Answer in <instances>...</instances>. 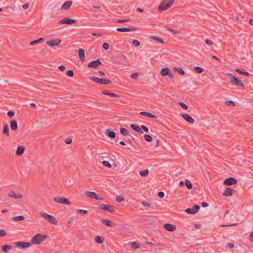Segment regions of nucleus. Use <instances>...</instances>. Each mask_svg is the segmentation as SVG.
Instances as JSON below:
<instances>
[{
	"label": "nucleus",
	"instance_id": "f257e3e1",
	"mask_svg": "<svg viewBox=\"0 0 253 253\" xmlns=\"http://www.w3.org/2000/svg\"><path fill=\"white\" fill-rule=\"evenodd\" d=\"M227 76L230 79V83L233 85H236L237 86H241L243 87L245 86L244 84L242 82L241 79H239L236 77L234 75H233L232 74L228 73Z\"/></svg>",
	"mask_w": 253,
	"mask_h": 253
},
{
	"label": "nucleus",
	"instance_id": "f03ea898",
	"mask_svg": "<svg viewBox=\"0 0 253 253\" xmlns=\"http://www.w3.org/2000/svg\"><path fill=\"white\" fill-rule=\"evenodd\" d=\"M47 236L45 235H42L38 233L33 237L31 239V243L34 244H40L42 241L46 240Z\"/></svg>",
	"mask_w": 253,
	"mask_h": 253
},
{
	"label": "nucleus",
	"instance_id": "7ed1b4c3",
	"mask_svg": "<svg viewBox=\"0 0 253 253\" xmlns=\"http://www.w3.org/2000/svg\"><path fill=\"white\" fill-rule=\"evenodd\" d=\"M174 1V0H163L158 6V9L164 11L169 9L173 4Z\"/></svg>",
	"mask_w": 253,
	"mask_h": 253
},
{
	"label": "nucleus",
	"instance_id": "20e7f679",
	"mask_svg": "<svg viewBox=\"0 0 253 253\" xmlns=\"http://www.w3.org/2000/svg\"><path fill=\"white\" fill-rule=\"evenodd\" d=\"M89 79L101 84H112V82L108 79H101L94 76L89 77Z\"/></svg>",
	"mask_w": 253,
	"mask_h": 253
},
{
	"label": "nucleus",
	"instance_id": "39448f33",
	"mask_svg": "<svg viewBox=\"0 0 253 253\" xmlns=\"http://www.w3.org/2000/svg\"><path fill=\"white\" fill-rule=\"evenodd\" d=\"M40 214L45 220H47L51 224L57 225L58 224V221L56 220L55 218L51 215H49L45 212H40Z\"/></svg>",
	"mask_w": 253,
	"mask_h": 253
},
{
	"label": "nucleus",
	"instance_id": "423d86ee",
	"mask_svg": "<svg viewBox=\"0 0 253 253\" xmlns=\"http://www.w3.org/2000/svg\"><path fill=\"white\" fill-rule=\"evenodd\" d=\"M99 209L107 211L110 213H114L115 211V208L114 207V206L112 205H107L104 204H101L99 207Z\"/></svg>",
	"mask_w": 253,
	"mask_h": 253
},
{
	"label": "nucleus",
	"instance_id": "0eeeda50",
	"mask_svg": "<svg viewBox=\"0 0 253 253\" xmlns=\"http://www.w3.org/2000/svg\"><path fill=\"white\" fill-rule=\"evenodd\" d=\"M54 201L58 203L63 205H70V202L66 198L62 197H56L54 198Z\"/></svg>",
	"mask_w": 253,
	"mask_h": 253
},
{
	"label": "nucleus",
	"instance_id": "6e6552de",
	"mask_svg": "<svg viewBox=\"0 0 253 253\" xmlns=\"http://www.w3.org/2000/svg\"><path fill=\"white\" fill-rule=\"evenodd\" d=\"M31 243L28 242H17L14 244L18 248L21 249H25L31 246Z\"/></svg>",
	"mask_w": 253,
	"mask_h": 253
},
{
	"label": "nucleus",
	"instance_id": "1a4fd4ad",
	"mask_svg": "<svg viewBox=\"0 0 253 253\" xmlns=\"http://www.w3.org/2000/svg\"><path fill=\"white\" fill-rule=\"evenodd\" d=\"M200 206L198 205H195L192 208H188L185 210V211L190 214H193L196 213L200 210Z\"/></svg>",
	"mask_w": 253,
	"mask_h": 253
},
{
	"label": "nucleus",
	"instance_id": "9d476101",
	"mask_svg": "<svg viewBox=\"0 0 253 253\" xmlns=\"http://www.w3.org/2000/svg\"><path fill=\"white\" fill-rule=\"evenodd\" d=\"M237 183V180L234 177H230L225 179L223 181V184L225 185L231 186Z\"/></svg>",
	"mask_w": 253,
	"mask_h": 253
},
{
	"label": "nucleus",
	"instance_id": "9b49d317",
	"mask_svg": "<svg viewBox=\"0 0 253 253\" xmlns=\"http://www.w3.org/2000/svg\"><path fill=\"white\" fill-rule=\"evenodd\" d=\"M85 194L86 196L98 200H103V199L100 197H99L94 192L86 191Z\"/></svg>",
	"mask_w": 253,
	"mask_h": 253
},
{
	"label": "nucleus",
	"instance_id": "f8f14e48",
	"mask_svg": "<svg viewBox=\"0 0 253 253\" xmlns=\"http://www.w3.org/2000/svg\"><path fill=\"white\" fill-rule=\"evenodd\" d=\"M101 65H102V63L100 61V59H97L96 60H94V61H92L89 62L87 66H88V67H89V68L95 69L98 66Z\"/></svg>",
	"mask_w": 253,
	"mask_h": 253
},
{
	"label": "nucleus",
	"instance_id": "ddd939ff",
	"mask_svg": "<svg viewBox=\"0 0 253 253\" xmlns=\"http://www.w3.org/2000/svg\"><path fill=\"white\" fill-rule=\"evenodd\" d=\"M60 24H64L67 25H72L73 24H75L77 23V21L76 20L70 19L68 18H66L62 19V20L59 22Z\"/></svg>",
	"mask_w": 253,
	"mask_h": 253
},
{
	"label": "nucleus",
	"instance_id": "4468645a",
	"mask_svg": "<svg viewBox=\"0 0 253 253\" xmlns=\"http://www.w3.org/2000/svg\"><path fill=\"white\" fill-rule=\"evenodd\" d=\"M61 40L58 39H56L55 40H53L51 41H47L46 42V43L51 46L53 47L54 46L58 45L60 43H61Z\"/></svg>",
	"mask_w": 253,
	"mask_h": 253
},
{
	"label": "nucleus",
	"instance_id": "2eb2a0df",
	"mask_svg": "<svg viewBox=\"0 0 253 253\" xmlns=\"http://www.w3.org/2000/svg\"><path fill=\"white\" fill-rule=\"evenodd\" d=\"M105 134L111 139H115L116 135V133L114 131L111 130V129H106L105 131Z\"/></svg>",
	"mask_w": 253,
	"mask_h": 253
},
{
	"label": "nucleus",
	"instance_id": "dca6fc26",
	"mask_svg": "<svg viewBox=\"0 0 253 253\" xmlns=\"http://www.w3.org/2000/svg\"><path fill=\"white\" fill-rule=\"evenodd\" d=\"M116 30L118 32H126L135 31L136 30V28L134 27H130L128 28H118Z\"/></svg>",
	"mask_w": 253,
	"mask_h": 253
},
{
	"label": "nucleus",
	"instance_id": "f3484780",
	"mask_svg": "<svg viewBox=\"0 0 253 253\" xmlns=\"http://www.w3.org/2000/svg\"><path fill=\"white\" fill-rule=\"evenodd\" d=\"M182 118L190 124L194 123V120L188 114H181Z\"/></svg>",
	"mask_w": 253,
	"mask_h": 253
},
{
	"label": "nucleus",
	"instance_id": "a211bd4d",
	"mask_svg": "<svg viewBox=\"0 0 253 253\" xmlns=\"http://www.w3.org/2000/svg\"><path fill=\"white\" fill-rule=\"evenodd\" d=\"M164 228L168 231H174L176 229V226L170 223H165Z\"/></svg>",
	"mask_w": 253,
	"mask_h": 253
},
{
	"label": "nucleus",
	"instance_id": "6ab92c4d",
	"mask_svg": "<svg viewBox=\"0 0 253 253\" xmlns=\"http://www.w3.org/2000/svg\"><path fill=\"white\" fill-rule=\"evenodd\" d=\"M161 74L163 76H169L170 77H173V75L169 73V68H164L162 69Z\"/></svg>",
	"mask_w": 253,
	"mask_h": 253
},
{
	"label": "nucleus",
	"instance_id": "aec40b11",
	"mask_svg": "<svg viewBox=\"0 0 253 253\" xmlns=\"http://www.w3.org/2000/svg\"><path fill=\"white\" fill-rule=\"evenodd\" d=\"M73 3L72 1L68 0L64 2L61 7L62 10L68 9Z\"/></svg>",
	"mask_w": 253,
	"mask_h": 253
},
{
	"label": "nucleus",
	"instance_id": "412c9836",
	"mask_svg": "<svg viewBox=\"0 0 253 253\" xmlns=\"http://www.w3.org/2000/svg\"><path fill=\"white\" fill-rule=\"evenodd\" d=\"M79 58L82 61H84L85 58V51L83 48L79 49Z\"/></svg>",
	"mask_w": 253,
	"mask_h": 253
},
{
	"label": "nucleus",
	"instance_id": "4be33fe9",
	"mask_svg": "<svg viewBox=\"0 0 253 253\" xmlns=\"http://www.w3.org/2000/svg\"><path fill=\"white\" fill-rule=\"evenodd\" d=\"M8 197H13L15 198L21 199L23 196L21 194H16L15 193L14 191H11V192L8 194Z\"/></svg>",
	"mask_w": 253,
	"mask_h": 253
},
{
	"label": "nucleus",
	"instance_id": "5701e85b",
	"mask_svg": "<svg viewBox=\"0 0 253 253\" xmlns=\"http://www.w3.org/2000/svg\"><path fill=\"white\" fill-rule=\"evenodd\" d=\"M25 147L23 146H19L17 149L16 154L17 156H21L23 154L25 151Z\"/></svg>",
	"mask_w": 253,
	"mask_h": 253
},
{
	"label": "nucleus",
	"instance_id": "b1692460",
	"mask_svg": "<svg viewBox=\"0 0 253 253\" xmlns=\"http://www.w3.org/2000/svg\"><path fill=\"white\" fill-rule=\"evenodd\" d=\"M11 129L13 130H16L17 129V122L16 120H11L10 122Z\"/></svg>",
	"mask_w": 253,
	"mask_h": 253
},
{
	"label": "nucleus",
	"instance_id": "393cba45",
	"mask_svg": "<svg viewBox=\"0 0 253 253\" xmlns=\"http://www.w3.org/2000/svg\"><path fill=\"white\" fill-rule=\"evenodd\" d=\"M130 127L132 129L136 131V132L139 133H143V131L141 129V128L138 126L135 125V124H131Z\"/></svg>",
	"mask_w": 253,
	"mask_h": 253
},
{
	"label": "nucleus",
	"instance_id": "a878e982",
	"mask_svg": "<svg viewBox=\"0 0 253 253\" xmlns=\"http://www.w3.org/2000/svg\"><path fill=\"white\" fill-rule=\"evenodd\" d=\"M140 114L141 115L147 116L148 117L151 118H157V117L153 114H152L151 113L147 112H140Z\"/></svg>",
	"mask_w": 253,
	"mask_h": 253
},
{
	"label": "nucleus",
	"instance_id": "bb28decb",
	"mask_svg": "<svg viewBox=\"0 0 253 253\" xmlns=\"http://www.w3.org/2000/svg\"><path fill=\"white\" fill-rule=\"evenodd\" d=\"M102 222L104 225H105L106 226H107L109 227L113 226V224H114L113 222L109 220H107V219L102 220Z\"/></svg>",
	"mask_w": 253,
	"mask_h": 253
},
{
	"label": "nucleus",
	"instance_id": "cd10ccee",
	"mask_svg": "<svg viewBox=\"0 0 253 253\" xmlns=\"http://www.w3.org/2000/svg\"><path fill=\"white\" fill-rule=\"evenodd\" d=\"M12 249V246L10 245H5L1 247V250L2 251L6 253L9 250H11Z\"/></svg>",
	"mask_w": 253,
	"mask_h": 253
},
{
	"label": "nucleus",
	"instance_id": "c85d7f7f",
	"mask_svg": "<svg viewBox=\"0 0 253 253\" xmlns=\"http://www.w3.org/2000/svg\"><path fill=\"white\" fill-rule=\"evenodd\" d=\"M95 241L98 244H102L104 242V239L100 236H97L95 237Z\"/></svg>",
	"mask_w": 253,
	"mask_h": 253
},
{
	"label": "nucleus",
	"instance_id": "c756f323",
	"mask_svg": "<svg viewBox=\"0 0 253 253\" xmlns=\"http://www.w3.org/2000/svg\"><path fill=\"white\" fill-rule=\"evenodd\" d=\"M2 133L6 136H9V128L7 125H5L3 129Z\"/></svg>",
	"mask_w": 253,
	"mask_h": 253
},
{
	"label": "nucleus",
	"instance_id": "7c9ffc66",
	"mask_svg": "<svg viewBox=\"0 0 253 253\" xmlns=\"http://www.w3.org/2000/svg\"><path fill=\"white\" fill-rule=\"evenodd\" d=\"M25 219V217L22 215H18L13 217L11 220L13 221H22Z\"/></svg>",
	"mask_w": 253,
	"mask_h": 253
},
{
	"label": "nucleus",
	"instance_id": "2f4dec72",
	"mask_svg": "<svg viewBox=\"0 0 253 253\" xmlns=\"http://www.w3.org/2000/svg\"><path fill=\"white\" fill-rule=\"evenodd\" d=\"M235 71L238 72L240 74L245 75L247 77H248L250 75V74L248 72L245 71L244 70H242L239 69H236Z\"/></svg>",
	"mask_w": 253,
	"mask_h": 253
},
{
	"label": "nucleus",
	"instance_id": "473e14b6",
	"mask_svg": "<svg viewBox=\"0 0 253 253\" xmlns=\"http://www.w3.org/2000/svg\"><path fill=\"white\" fill-rule=\"evenodd\" d=\"M120 132L124 136H127L128 135V130L124 127L120 128Z\"/></svg>",
	"mask_w": 253,
	"mask_h": 253
},
{
	"label": "nucleus",
	"instance_id": "72a5a7b5",
	"mask_svg": "<svg viewBox=\"0 0 253 253\" xmlns=\"http://www.w3.org/2000/svg\"><path fill=\"white\" fill-rule=\"evenodd\" d=\"M185 185L188 189H191L192 188V184H191L190 181H189L188 179L185 180Z\"/></svg>",
	"mask_w": 253,
	"mask_h": 253
},
{
	"label": "nucleus",
	"instance_id": "f704fd0d",
	"mask_svg": "<svg viewBox=\"0 0 253 253\" xmlns=\"http://www.w3.org/2000/svg\"><path fill=\"white\" fill-rule=\"evenodd\" d=\"M131 247L134 249H138L140 248V244L135 242H132L131 243Z\"/></svg>",
	"mask_w": 253,
	"mask_h": 253
},
{
	"label": "nucleus",
	"instance_id": "c9c22d12",
	"mask_svg": "<svg viewBox=\"0 0 253 253\" xmlns=\"http://www.w3.org/2000/svg\"><path fill=\"white\" fill-rule=\"evenodd\" d=\"M76 212L78 214L84 215L87 213L88 211L86 210L79 209L76 211Z\"/></svg>",
	"mask_w": 253,
	"mask_h": 253
},
{
	"label": "nucleus",
	"instance_id": "e433bc0d",
	"mask_svg": "<svg viewBox=\"0 0 253 253\" xmlns=\"http://www.w3.org/2000/svg\"><path fill=\"white\" fill-rule=\"evenodd\" d=\"M144 138L146 141L149 142H151L153 140L152 137L148 134H145L144 135Z\"/></svg>",
	"mask_w": 253,
	"mask_h": 253
},
{
	"label": "nucleus",
	"instance_id": "4c0bfd02",
	"mask_svg": "<svg viewBox=\"0 0 253 253\" xmlns=\"http://www.w3.org/2000/svg\"><path fill=\"white\" fill-rule=\"evenodd\" d=\"M166 28L168 31L171 32L173 34H178L180 33V32L177 30L172 29L170 28H168V27H166Z\"/></svg>",
	"mask_w": 253,
	"mask_h": 253
},
{
	"label": "nucleus",
	"instance_id": "58836bf2",
	"mask_svg": "<svg viewBox=\"0 0 253 253\" xmlns=\"http://www.w3.org/2000/svg\"><path fill=\"white\" fill-rule=\"evenodd\" d=\"M234 191H224V192L222 193V195L224 196H232L233 194Z\"/></svg>",
	"mask_w": 253,
	"mask_h": 253
},
{
	"label": "nucleus",
	"instance_id": "ea45409f",
	"mask_svg": "<svg viewBox=\"0 0 253 253\" xmlns=\"http://www.w3.org/2000/svg\"><path fill=\"white\" fill-rule=\"evenodd\" d=\"M148 173H149L148 170V169H145V170H144L143 171H141L139 172V174H140V175L141 176L145 177V176H146L148 175Z\"/></svg>",
	"mask_w": 253,
	"mask_h": 253
},
{
	"label": "nucleus",
	"instance_id": "a19ab883",
	"mask_svg": "<svg viewBox=\"0 0 253 253\" xmlns=\"http://www.w3.org/2000/svg\"><path fill=\"white\" fill-rule=\"evenodd\" d=\"M194 70L197 73H199V74H200L201 73H202L204 71V69L201 68V67H194Z\"/></svg>",
	"mask_w": 253,
	"mask_h": 253
},
{
	"label": "nucleus",
	"instance_id": "79ce46f5",
	"mask_svg": "<svg viewBox=\"0 0 253 253\" xmlns=\"http://www.w3.org/2000/svg\"><path fill=\"white\" fill-rule=\"evenodd\" d=\"M102 164L104 167H106L108 168H112L111 164L108 161H103L102 162Z\"/></svg>",
	"mask_w": 253,
	"mask_h": 253
},
{
	"label": "nucleus",
	"instance_id": "37998d69",
	"mask_svg": "<svg viewBox=\"0 0 253 253\" xmlns=\"http://www.w3.org/2000/svg\"><path fill=\"white\" fill-rule=\"evenodd\" d=\"M124 201V198L121 195H118L116 197V201L118 203H121Z\"/></svg>",
	"mask_w": 253,
	"mask_h": 253
},
{
	"label": "nucleus",
	"instance_id": "c03bdc74",
	"mask_svg": "<svg viewBox=\"0 0 253 253\" xmlns=\"http://www.w3.org/2000/svg\"><path fill=\"white\" fill-rule=\"evenodd\" d=\"M15 112L13 110H10L8 111L7 113V116L10 117L12 118L14 116Z\"/></svg>",
	"mask_w": 253,
	"mask_h": 253
},
{
	"label": "nucleus",
	"instance_id": "a18cd8bd",
	"mask_svg": "<svg viewBox=\"0 0 253 253\" xmlns=\"http://www.w3.org/2000/svg\"><path fill=\"white\" fill-rule=\"evenodd\" d=\"M174 69L177 70L178 73L179 74L181 75H184L185 74V72H184V70L180 68H179L178 69H176V68H174Z\"/></svg>",
	"mask_w": 253,
	"mask_h": 253
},
{
	"label": "nucleus",
	"instance_id": "49530a36",
	"mask_svg": "<svg viewBox=\"0 0 253 253\" xmlns=\"http://www.w3.org/2000/svg\"><path fill=\"white\" fill-rule=\"evenodd\" d=\"M66 75L70 77H73V76H74V72L72 70H68L66 72Z\"/></svg>",
	"mask_w": 253,
	"mask_h": 253
},
{
	"label": "nucleus",
	"instance_id": "de8ad7c7",
	"mask_svg": "<svg viewBox=\"0 0 253 253\" xmlns=\"http://www.w3.org/2000/svg\"><path fill=\"white\" fill-rule=\"evenodd\" d=\"M130 21V19H119L117 20L118 23H126Z\"/></svg>",
	"mask_w": 253,
	"mask_h": 253
},
{
	"label": "nucleus",
	"instance_id": "09e8293b",
	"mask_svg": "<svg viewBox=\"0 0 253 253\" xmlns=\"http://www.w3.org/2000/svg\"><path fill=\"white\" fill-rule=\"evenodd\" d=\"M132 43L136 47H138L140 45V42L137 40H133Z\"/></svg>",
	"mask_w": 253,
	"mask_h": 253
},
{
	"label": "nucleus",
	"instance_id": "8fccbe9b",
	"mask_svg": "<svg viewBox=\"0 0 253 253\" xmlns=\"http://www.w3.org/2000/svg\"><path fill=\"white\" fill-rule=\"evenodd\" d=\"M178 104L182 108H183L184 109H188L187 105L186 104H185V103H184L183 102H179Z\"/></svg>",
	"mask_w": 253,
	"mask_h": 253
},
{
	"label": "nucleus",
	"instance_id": "3c124183",
	"mask_svg": "<svg viewBox=\"0 0 253 253\" xmlns=\"http://www.w3.org/2000/svg\"><path fill=\"white\" fill-rule=\"evenodd\" d=\"M151 38L155 39V40L161 43H164V41L160 38L156 37H151Z\"/></svg>",
	"mask_w": 253,
	"mask_h": 253
},
{
	"label": "nucleus",
	"instance_id": "603ef678",
	"mask_svg": "<svg viewBox=\"0 0 253 253\" xmlns=\"http://www.w3.org/2000/svg\"><path fill=\"white\" fill-rule=\"evenodd\" d=\"M225 104L228 106H230V105H233L234 106H235V103L233 101H231V100L226 101Z\"/></svg>",
	"mask_w": 253,
	"mask_h": 253
},
{
	"label": "nucleus",
	"instance_id": "864d4df0",
	"mask_svg": "<svg viewBox=\"0 0 253 253\" xmlns=\"http://www.w3.org/2000/svg\"><path fill=\"white\" fill-rule=\"evenodd\" d=\"M102 47L104 49L107 50L109 48V45L107 42H104Z\"/></svg>",
	"mask_w": 253,
	"mask_h": 253
},
{
	"label": "nucleus",
	"instance_id": "5fc2aeb1",
	"mask_svg": "<svg viewBox=\"0 0 253 253\" xmlns=\"http://www.w3.org/2000/svg\"><path fill=\"white\" fill-rule=\"evenodd\" d=\"M6 234V232L2 229H0V237H3Z\"/></svg>",
	"mask_w": 253,
	"mask_h": 253
},
{
	"label": "nucleus",
	"instance_id": "6e6d98bb",
	"mask_svg": "<svg viewBox=\"0 0 253 253\" xmlns=\"http://www.w3.org/2000/svg\"><path fill=\"white\" fill-rule=\"evenodd\" d=\"M138 74L137 73H135L133 74H132L130 75V77L134 79H136L138 78Z\"/></svg>",
	"mask_w": 253,
	"mask_h": 253
},
{
	"label": "nucleus",
	"instance_id": "4d7b16f0",
	"mask_svg": "<svg viewBox=\"0 0 253 253\" xmlns=\"http://www.w3.org/2000/svg\"><path fill=\"white\" fill-rule=\"evenodd\" d=\"M230 215V214L229 211H227L224 215V218L226 219V220H228V217H229Z\"/></svg>",
	"mask_w": 253,
	"mask_h": 253
},
{
	"label": "nucleus",
	"instance_id": "13d9d810",
	"mask_svg": "<svg viewBox=\"0 0 253 253\" xmlns=\"http://www.w3.org/2000/svg\"><path fill=\"white\" fill-rule=\"evenodd\" d=\"M141 128L142 129L146 132H148V131H149V129H148V127H147L145 126L141 125Z\"/></svg>",
	"mask_w": 253,
	"mask_h": 253
},
{
	"label": "nucleus",
	"instance_id": "bf43d9fd",
	"mask_svg": "<svg viewBox=\"0 0 253 253\" xmlns=\"http://www.w3.org/2000/svg\"><path fill=\"white\" fill-rule=\"evenodd\" d=\"M141 204L145 207H150L151 206V204L146 201H143L141 203Z\"/></svg>",
	"mask_w": 253,
	"mask_h": 253
},
{
	"label": "nucleus",
	"instance_id": "052dcab7",
	"mask_svg": "<svg viewBox=\"0 0 253 253\" xmlns=\"http://www.w3.org/2000/svg\"><path fill=\"white\" fill-rule=\"evenodd\" d=\"M158 196L161 198H162L164 197L165 196V193L163 192V191H160L158 194Z\"/></svg>",
	"mask_w": 253,
	"mask_h": 253
},
{
	"label": "nucleus",
	"instance_id": "680f3d73",
	"mask_svg": "<svg viewBox=\"0 0 253 253\" xmlns=\"http://www.w3.org/2000/svg\"><path fill=\"white\" fill-rule=\"evenodd\" d=\"M65 142L67 144H71L72 142V139L70 138H68L65 140Z\"/></svg>",
	"mask_w": 253,
	"mask_h": 253
},
{
	"label": "nucleus",
	"instance_id": "e2e57ef3",
	"mask_svg": "<svg viewBox=\"0 0 253 253\" xmlns=\"http://www.w3.org/2000/svg\"><path fill=\"white\" fill-rule=\"evenodd\" d=\"M205 42L207 44L210 45H212L213 43L212 42H211V40H210L209 39H206Z\"/></svg>",
	"mask_w": 253,
	"mask_h": 253
},
{
	"label": "nucleus",
	"instance_id": "0e129e2a",
	"mask_svg": "<svg viewBox=\"0 0 253 253\" xmlns=\"http://www.w3.org/2000/svg\"><path fill=\"white\" fill-rule=\"evenodd\" d=\"M38 43H39V42H38V40H34L30 43V45H35V44H37Z\"/></svg>",
	"mask_w": 253,
	"mask_h": 253
},
{
	"label": "nucleus",
	"instance_id": "69168bd1",
	"mask_svg": "<svg viewBox=\"0 0 253 253\" xmlns=\"http://www.w3.org/2000/svg\"><path fill=\"white\" fill-rule=\"evenodd\" d=\"M28 6H29V3H26L25 4H24L23 5H22V8L24 9H26L27 8H28Z\"/></svg>",
	"mask_w": 253,
	"mask_h": 253
},
{
	"label": "nucleus",
	"instance_id": "338daca9",
	"mask_svg": "<svg viewBox=\"0 0 253 253\" xmlns=\"http://www.w3.org/2000/svg\"><path fill=\"white\" fill-rule=\"evenodd\" d=\"M201 206L203 207H204V208H206V207H207L209 206V204L207 203H206V202H202L201 203Z\"/></svg>",
	"mask_w": 253,
	"mask_h": 253
},
{
	"label": "nucleus",
	"instance_id": "774afa93",
	"mask_svg": "<svg viewBox=\"0 0 253 253\" xmlns=\"http://www.w3.org/2000/svg\"><path fill=\"white\" fill-rule=\"evenodd\" d=\"M108 96H111L112 97H116L118 96L116 94H115L114 93H110V92Z\"/></svg>",
	"mask_w": 253,
	"mask_h": 253
}]
</instances>
